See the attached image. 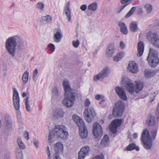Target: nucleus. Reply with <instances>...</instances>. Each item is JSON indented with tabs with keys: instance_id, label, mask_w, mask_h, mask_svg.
<instances>
[{
	"instance_id": "f257e3e1",
	"label": "nucleus",
	"mask_w": 159,
	"mask_h": 159,
	"mask_svg": "<svg viewBox=\"0 0 159 159\" xmlns=\"http://www.w3.org/2000/svg\"><path fill=\"white\" fill-rule=\"evenodd\" d=\"M5 48L7 51L11 56H15L16 46L19 49H23L27 45L26 41L18 35H15L9 37L5 42Z\"/></svg>"
},
{
	"instance_id": "f03ea898",
	"label": "nucleus",
	"mask_w": 159,
	"mask_h": 159,
	"mask_svg": "<svg viewBox=\"0 0 159 159\" xmlns=\"http://www.w3.org/2000/svg\"><path fill=\"white\" fill-rule=\"evenodd\" d=\"M65 91V99L63 100V104L68 108L72 107L75 100V93L72 91L69 82L67 80H64L63 83Z\"/></svg>"
},
{
	"instance_id": "7ed1b4c3",
	"label": "nucleus",
	"mask_w": 159,
	"mask_h": 159,
	"mask_svg": "<svg viewBox=\"0 0 159 159\" xmlns=\"http://www.w3.org/2000/svg\"><path fill=\"white\" fill-rule=\"evenodd\" d=\"M157 131V128L152 129L150 131V134L147 129H145L143 131L141 139L144 144V148L147 149L151 148L152 145V141L155 138Z\"/></svg>"
},
{
	"instance_id": "20e7f679",
	"label": "nucleus",
	"mask_w": 159,
	"mask_h": 159,
	"mask_svg": "<svg viewBox=\"0 0 159 159\" xmlns=\"http://www.w3.org/2000/svg\"><path fill=\"white\" fill-rule=\"evenodd\" d=\"M68 135V133L65 126L63 125H56L52 131H49L48 141L50 142H51L53 139L56 138L65 139L67 138Z\"/></svg>"
},
{
	"instance_id": "39448f33",
	"label": "nucleus",
	"mask_w": 159,
	"mask_h": 159,
	"mask_svg": "<svg viewBox=\"0 0 159 159\" xmlns=\"http://www.w3.org/2000/svg\"><path fill=\"white\" fill-rule=\"evenodd\" d=\"M113 111V115L115 117H118L121 116L125 109V105L121 101L116 103Z\"/></svg>"
},
{
	"instance_id": "423d86ee",
	"label": "nucleus",
	"mask_w": 159,
	"mask_h": 159,
	"mask_svg": "<svg viewBox=\"0 0 159 159\" xmlns=\"http://www.w3.org/2000/svg\"><path fill=\"white\" fill-rule=\"evenodd\" d=\"M147 38L153 45L159 48V35L149 32L147 34Z\"/></svg>"
},
{
	"instance_id": "0eeeda50",
	"label": "nucleus",
	"mask_w": 159,
	"mask_h": 159,
	"mask_svg": "<svg viewBox=\"0 0 159 159\" xmlns=\"http://www.w3.org/2000/svg\"><path fill=\"white\" fill-rule=\"evenodd\" d=\"M84 116L85 120L88 123H90L96 116V113L93 108L90 107L86 108L84 112Z\"/></svg>"
},
{
	"instance_id": "6e6552de",
	"label": "nucleus",
	"mask_w": 159,
	"mask_h": 159,
	"mask_svg": "<svg viewBox=\"0 0 159 159\" xmlns=\"http://www.w3.org/2000/svg\"><path fill=\"white\" fill-rule=\"evenodd\" d=\"M20 98L19 94L15 88L13 89V102L15 109L18 110L20 109Z\"/></svg>"
},
{
	"instance_id": "1a4fd4ad",
	"label": "nucleus",
	"mask_w": 159,
	"mask_h": 159,
	"mask_svg": "<svg viewBox=\"0 0 159 159\" xmlns=\"http://www.w3.org/2000/svg\"><path fill=\"white\" fill-rule=\"evenodd\" d=\"M116 48L115 45L113 43L109 44L107 47L105 52L106 57L108 58L111 57L115 52Z\"/></svg>"
},
{
	"instance_id": "9d476101",
	"label": "nucleus",
	"mask_w": 159,
	"mask_h": 159,
	"mask_svg": "<svg viewBox=\"0 0 159 159\" xmlns=\"http://www.w3.org/2000/svg\"><path fill=\"white\" fill-rule=\"evenodd\" d=\"M122 82L124 84V86L125 87L127 91L131 94H133L135 91L134 84L127 79L122 80Z\"/></svg>"
},
{
	"instance_id": "9b49d317",
	"label": "nucleus",
	"mask_w": 159,
	"mask_h": 159,
	"mask_svg": "<svg viewBox=\"0 0 159 159\" xmlns=\"http://www.w3.org/2000/svg\"><path fill=\"white\" fill-rule=\"evenodd\" d=\"M122 120L116 119L112 121L111 125L110 127V130L114 134L117 132V129L121 125Z\"/></svg>"
},
{
	"instance_id": "f8f14e48",
	"label": "nucleus",
	"mask_w": 159,
	"mask_h": 159,
	"mask_svg": "<svg viewBox=\"0 0 159 159\" xmlns=\"http://www.w3.org/2000/svg\"><path fill=\"white\" fill-rule=\"evenodd\" d=\"M127 69L129 72L135 74L138 70V64L134 61H130L128 65Z\"/></svg>"
},
{
	"instance_id": "ddd939ff",
	"label": "nucleus",
	"mask_w": 159,
	"mask_h": 159,
	"mask_svg": "<svg viewBox=\"0 0 159 159\" xmlns=\"http://www.w3.org/2000/svg\"><path fill=\"white\" fill-rule=\"evenodd\" d=\"M147 60H159L157 51L153 48H150Z\"/></svg>"
},
{
	"instance_id": "4468645a",
	"label": "nucleus",
	"mask_w": 159,
	"mask_h": 159,
	"mask_svg": "<svg viewBox=\"0 0 159 159\" xmlns=\"http://www.w3.org/2000/svg\"><path fill=\"white\" fill-rule=\"evenodd\" d=\"M115 90L117 95L122 99L124 101L127 100V96L125 92L123 90L122 87H116L115 89Z\"/></svg>"
},
{
	"instance_id": "2eb2a0df",
	"label": "nucleus",
	"mask_w": 159,
	"mask_h": 159,
	"mask_svg": "<svg viewBox=\"0 0 159 159\" xmlns=\"http://www.w3.org/2000/svg\"><path fill=\"white\" fill-rule=\"evenodd\" d=\"M99 124L98 122H95L93 125V133L95 138H98L99 136Z\"/></svg>"
},
{
	"instance_id": "dca6fc26",
	"label": "nucleus",
	"mask_w": 159,
	"mask_h": 159,
	"mask_svg": "<svg viewBox=\"0 0 159 159\" xmlns=\"http://www.w3.org/2000/svg\"><path fill=\"white\" fill-rule=\"evenodd\" d=\"M144 44L142 41H140L138 43L137 45V54L139 57L141 56L144 52Z\"/></svg>"
},
{
	"instance_id": "f3484780",
	"label": "nucleus",
	"mask_w": 159,
	"mask_h": 159,
	"mask_svg": "<svg viewBox=\"0 0 159 159\" xmlns=\"http://www.w3.org/2000/svg\"><path fill=\"white\" fill-rule=\"evenodd\" d=\"M62 37L63 35L61 30L58 29L54 34V40L56 43H59L61 41Z\"/></svg>"
},
{
	"instance_id": "a211bd4d",
	"label": "nucleus",
	"mask_w": 159,
	"mask_h": 159,
	"mask_svg": "<svg viewBox=\"0 0 159 159\" xmlns=\"http://www.w3.org/2000/svg\"><path fill=\"white\" fill-rule=\"evenodd\" d=\"M54 149V153H58L59 154L60 153L63 152L62 151L63 150V145L60 142L57 143L55 144Z\"/></svg>"
},
{
	"instance_id": "6ab92c4d",
	"label": "nucleus",
	"mask_w": 159,
	"mask_h": 159,
	"mask_svg": "<svg viewBox=\"0 0 159 159\" xmlns=\"http://www.w3.org/2000/svg\"><path fill=\"white\" fill-rule=\"evenodd\" d=\"M64 115L63 111L62 109H58L53 114V117L54 119H58L59 118L63 117Z\"/></svg>"
},
{
	"instance_id": "aec40b11",
	"label": "nucleus",
	"mask_w": 159,
	"mask_h": 159,
	"mask_svg": "<svg viewBox=\"0 0 159 159\" xmlns=\"http://www.w3.org/2000/svg\"><path fill=\"white\" fill-rule=\"evenodd\" d=\"M80 137L82 139L86 138L88 135V131L86 127L79 129Z\"/></svg>"
},
{
	"instance_id": "412c9836",
	"label": "nucleus",
	"mask_w": 159,
	"mask_h": 159,
	"mask_svg": "<svg viewBox=\"0 0 159 159\" xmlns=\"http://www.w3.org/2000/svg\"><path fill=\"white\" fill-rule=\"evenodd\" d=\"M118 25L121 32L124 34H126L128 33V30L125 24L122 22H120Z\"/></svg>"
},
{
	"instance_id": "4be33fe9",
	"label": "nucleus",
	"mask_w": 159,
	"mask_h": 159,
	"mask_svg": "<svg viewBox=\"0 0 159 159\" xmlns=\"http://www.w3.org/2000/svg\"><path fill=\"white\" fill-rule=\"evenodd\" d=\"M131 0H120V2L122 4H124L121 6L119 7L117 11V13H119L128 5L126 3L130 2Z\"/></svg>"
},
{
	"instance_id": "5701e85b",
	"label": "nucleus",
	"mask_w": 159,
	"mask_h": 159,
	"mask_svg": "<svg viewBox=\"0 0 159 159\" xmlns=\"http://www.w3.org/2000/svg\"><path fill=\"white\" fill-rule=\"evenodd\" d=\"M109 143V138L107 135H105L101 141V144L103 146H107Z\"/></svg>"
},
{
	"instance_id": "b1692460",
	"label": "nucleus",
	"mask_w": 159,
	"mask_h": 159,
	"mask_svg": "<svg viewBox=\"0 0 159 159\" xmlns=\"http://www.w3.org/2000/svg\"><path fill=\"white\" fill-rule=\"evenodd\" d=\"M147 123L149 126H153L155 124V117L153 116L149 115L147 120Z\"/></svg>"
},
{
	"instance_id": "393cba45",
	"label": "nucleus",
	"mask_w": 159,
	"mask_h": 159,
	"mask_svg": "<svg viewBox=\"0 0 159 159\" xmlns=\"http://www.w3.org/2000/svg\"><path fill=\"white\" fill-rule=\"evenodd\" d=\"M143 88V84L142 82H138L135 86V93H138L141 91Z\"/></svg>"
},
{
	"instance_id": "a878e982",
	"label": "nucleus",
	"mask_w": 159,
	"mask_h": 159,
	"mask_svg": "<svg viewBox=\"0 0 159 159\" xmlns=\"http://www.w3.org/2000/svg\"><path fill=\"white\" fill-rule=\"evenodd\" d=\"M138 28L137 23L135 21H132L131 22L130 24L129 28L131 31L133 32H136Z\"/></svg>"
},
{
	"instance_id": "bb28decb",
	"label": "nucleus",
	"mask_w": 159,
	"mask_h": 159,
	"mask_svg": "<svg viewBox=\"0 0 159 159\" xmlns=\"http://www.w3.org/2000/svg\"><path fill=\"white\" fill-rule=\"evenodd\" d=\"M134 149H135L137 151H138L139 150V147L138 146H136L135 143H134L129 144L126 148L127 150L128 151H131Z\"/></svg>"
},
{
	"instance_id": "cd10ccee",
	"label": "nucleus",
	"mask_w": 159,
	"mask_h": 159,
	"mask_svg": "<svg viewBox=\"0 0 159 159\" xmlns=\"http://www.w3.org/2000/svg\"><path fill=\"white\" fill-rule=\"evenodd\" d=\"M156 74V72L154 70L146 69L145 71V74L146 77L154 76Z\"/></svg>"
},
{
	"instance_id": "c85d7f7f",
	"label": "nucleus",
	"mask_w": 159,
	"mask_h": 159,
	"mask_svg": "<svg viewBox=\"0 0 159 159\" xmlns=\"http://www.w3.org/2000/svg\"><path fill=\"white\" fill-rule=\"evenodd\" d=\"M71 11L70 9L64 8L63 13L65 14L66 16L67 19L69 22L70 21L71 18Z\"/></svg>"
},
{
	"instance_id": "c756f323",
	"label": "nucleus",
	"mask_w": 159,
	"mask_h": 159,
	"mask_svg": "<svg viewBox=\"0 0 159 159\" xmlns=\"http://www.w3.org/2000/svg\"><path fill=\"white\" fill-rule=\"evenodd\" d=\"M144 8L145 10L146 13L147 14H150L152 11V6L151 4H147L144 6Z\"/></svg>"
},
{
	"instance_id": "7c9ffc66",
	"label": "nucleus",
	"mask_w": 159,
	"mask_h": 159,
	"mask_svg": "<svg viewBox=\"0 0 159 159\" xmlns=\"http://www.w3.org/2000/svg\"><path fill=\"white\" fill-rule=\"evenodd\" d=\"M16 156L17 159H23L22 151L19 148H17L16 149Z\"/></svg>"
},
{
	"instance_id": "2f4dec72",
	"label": "nucleus",
	"mask_w": 159,
	"mask_h": 159,
	"mask_svg": "<svg viewBox=\"0 0 159 159\" xmlns=\"http://www.w3.org/2000/svg\"><path fill=\"white\" fill-rule=\"evenodd\" d=\"M98 7V4L96 2H93L90 4L88 7V9L93 11H95Z\"/></svg>"
},
{
	"instance_id": "473e14b6",
	"label": "nucleus",
	"mask_w": 159,
	"mask_h": 159,
	"mask_svg": "<svg viewBox=\"0 0 159 159\" xmlns=\"http://www.w3.org/2000/svg\"><path fill=\"white\" fill-rule=\"evenodd\" d=\"M77 126L79 127V129H82V128L85 127L86 126L84 125L83 120L80 118V119L76 123Z\"/></svg>"
},
{
	"instance_id": "72a5a7b5",
	"label": "nucleus",
	"mask_w": 159,
	"mask_h": 159,
	"mask_svg": "<svg viewBox=\"0 0 159 159\" xmlns=\"http://www.w3.org/2000/svg\"><path fill=\"white\" fill-rule=\"evenodd\" d=\"M124 54L123 52H119L114 57L113 60H120L123 58Z\"/></svg>"
},
{
	"instance_id": "f704fd0d",
	"label": "nucleus",
	"mask_w": 159,
	"mask_h": 159,
	"mask_svg": "<svg viewBox=\"0 0 159 159\" xmlns=\"http://www.w3.org/2000/svg\"><path fill=\"white\" fill-rule=\"evenodd\" d=\"M149 66L155 68L158 64L159 60H148Z\"/></svg>"
},
{
	"instance_id": "c9c22d12",
	"label": "nucleus",
	"mask_w": 159,
	"mask_h": 159,
	"mask_svg": "<svg viewBox=\"0 0 159 159\" xmlns=\"http://www.w3.org/2000/svg\"><path fill=\"white\" fill-rule=\"evenodd\" d=\"M36 8L41 11H43L44 9V5L41 2H38L36 5Z\"/></svg>"
},
{
	"instance_id": "e433bc0d",
	"label": "nucleus",
	"mask_w": 159,
	"mask_h": 159,
	"mask_svg": "<svg viewBox=\"0 0 159 159\" xmlns=\"http://www.w3.org/2000/svg\"><path fill=\"white\" fill-rule=\"evenodd\" d=\"M89 147L88 146H85L82 148L80 151L82 152V153L86 155L87 156L89 153Z\"/></svg>"
},
{
	"instance_id": "4c0bfd02",
	"label": "nucleus",
	"mask_w": 159,
	"mask_h": 159,
	"mask_svg": "<svg viewBox=\"0 0 159 159\" xmlns=\"http://www.w3.org/2000/svg\"><path fill=\"white\" fill-rule=\"evenodd\" d=\"M17 142L19 147L21 149H24L25 146L20 138H18L17 140Z\"/></svg>"
},
{
	"instance_id": "58836bf2",
	"label": "nucleus",
	"mask_w": 159,
	"mask_h": 159,
	"mask_svg": "<svg viewBox=\"0 0 159 159\" xmlns=\"http://www.w3.org/2000/svg\"><path fill=\"white\" fill-rule=\"evenodd\" d=\"M29 73L28 71H25L24 74L22 77V80L23 82L25 84L27 83L28 80Z\"/></svg>"
},
{
	"instance_id": "ea45409f",
	"label": "nucleus",
	"mask_w": 159,
	"mask_h": 159,
	"mask_svg": "<svg viewBox=\"0 0 159 159\" xmlns=\"http://www.w3.org/2000/svg\"><path fill=\"white\" fill-rule=\"evenodd\" d=\"M108 70V67H106L100 72V78H104L106 76Z\"/></svg>"
},
{
	"instance_id": "a19ab883",
	"label": "nucleus",
	"mask_w": 159,
	"mask_h": 159,
	"mask_svg": "<svg viewBox=\"0 0 159 159\" xmlns=\"http://www.w3.org/2000/svg\"><path fill=\"white\" fill-rule=\"evenodd\" d=\"M135 9L136 7H133L126 15L125 17V18H128L130 17L134 13Z\"/></svg>"
},
{
	"instance_id": "79ce46f5",
	"label": "nucleus",
	"mask_w": 159,
	"mask_h": 159,
	"mask_svg": "<svg viewBox=\"0 0 159 159\" xmlns=\"http://www.w3.org/2000/svg\"><path fill=\"white\" fill-rule=\"evenodd\" d=\"M42 20L47 22V23L51 22L52 20V18L50 16L48 15L44 16L42 17Z\"/></svg>"
},
{
	"instance_id": "37998d69",
	"label": "nucleus",
	"mask_w": 159,
	"mask_h": 159,
	"mask_svg": "<svg viewBox=\"0 0 159 159\" xmlns=\"http://www.w3.org/2000/svg\"><path fill=\"white\" fill-rule=\"evenodd\" d=\"M102 105L103 107L107 105L106 102V98L102 95H100V105Z\"/></svg>"
},
{
	"instance_id": "c03bdc74",
	"label": "nucleus",
	"mask_w": 159,
	"mask_h": 159,
	"mask_svg": "<svg viewBox=\"0 0 159 159\" xmlns=\"http://www.w3.org/2000/svg\"><path fill=\"white\" fill-rule=\"evenodd\" d=\"M29 97H27L25 101V104L27 111L28 112H30L31 110L30 107L29 105Z\"/></svg>"
},
{
	"instance_id": "a18cd8bd",
	"label": "nucleus",
	"mask_w": 159,
	"mask_h": 159,
	"mask_svg": "<svg viewBox=\"0 0 159 159\" xmlns=\"http://www.w3.org/2000/svg\"><path fill=\"white\" fill-rule=\"evenodd\" d=\"M52 92L53 96L57 98L59 96L60 93L57 88L56 87L54 88Z\"/></svg>"
},
{
	"instance_id": "49530a36",
	"label": "nucleus",
	"mask_w": 159,
	"mask_h": 159,
	"mask_svg": "<svg viewBox=\"0 0 159 159\" xmlns=\"http://www.w3.org/2000/svg\"><path fill=\"white\" fill-rule=\"evenodd\" d=\"M6 128L9 129L11 127V123L10 120H5Z\"/></svg>"
},
{
	"instance_id": "de8ad7c7",
	"label": "nucleus",
	"mask_w": 159,
	"mask_h": 159,
	"mask_svg": "<svg viewBox=\"0 0 159 159\" xmlns=\"http://www.w3.org/2000/svg\"><path fill=\"white\" fill-rule=\"evenodd\" d=\"M86 156H87L82 153V152L80 151L79 152L78 158V159H84L85 157Z\"/></svg>"
},
{
	"instance_id": "09e8293b",
	"label": "nucleus",
	"mask_w": 159,
	"mask_h": 159,
	"mask_svg": "<svg viewBox=\"0 0 159 159\" xmlns=\"http://www.w3.org/2000/svg\"><path fill=\"white\" fill-rule=\"evenodd\" d=\"M33 143L34 145L36 148H37L39 147V142L38 140L36 138H35L33 139Z\"/></svg>"
},
{
	"instance_id": "8fccbe9b",
	"label": "nucleus",
	"mask_w": 159,
	"mask_h": 159,
	"mask_svg": "<svg viewBox=\"0 0 159 159\" xmlns=\"http://www.w3.org/2000/svg\"><path fill=\"white\" fill-rule=\"evenodd\" d=\"M80 44V42L78 40H77L76 41H74L72 42V45L75 48H77Z\"/></svg>"
},
{
	"instance_id": "3c124183",
	"label": "nucleus",
	"mask_w": 159,
	"mask_h": 159,
	"mask_svg": "<svg viewBox=\"0 0 159 159\" xmlns=\"http://www.w3.org/2000/svg\"><path fill=\"white\" fill-rule=\"evenodd\" d=\"M80 118L76 115H74L72 116L73 119L75 123L79 120Z\"/></svg>"
},
{
	"instance_id": "603ef678",
	"label": "nucleus",
	"mask_w": 159,
	"mask_h": 159,
	"mask_svg": "<svg viewBox=\"0 0 159 159\" xmlns=\"http://www.w3.org/2000/svg\"><path fill=\"white\" fill-rule=\"evenodd\" d=\"M49 50L52 52H53L55 49V46L52 43H50L48 45Z\"/></svg>"
},
{
	"instance_id": "864d4df0",
	"label": "nucleus",
	"mask_w": 159,
	"mask_h": 159,
	"mask_svg": "<svg viewBox=\"0 0 159 159\" xmlns=\"http://www.w3.org/2000/svg\"><path fill=\"white\" fill-rule=\"evenodd\" d=\"M157 92H154L153 93L151 94V96L150 98L151 101H153L155 98L156 95L157 94Z\"/></svg>"
},
{
	"instance_id": "5fc2aeb1",
	"label": "nucleus",
	"mask_w": 159,
	"mask_h": 159,
	"mask_svg": "<svg viewBox=\"0 0 159 159\" xmlns=\"http://www.w3.org/2000/svg\"><path fill=\"white\" fill-rule=\"evenodd\" d=\"M53 159H61L58 153H54L53 155Z\"/></svg>"
},
{
	"instance_id": "6e6d98bb",
	"label": "nucleus",
	"mask_w": 159,
	"mask_h": 159,
	"mask_svg": "<svg viewBox=\"0 0 159 159\" xmlns=\"http://www.w3.org/2000/svg\"><path fill=\"white\" fill-rule=\"evenodd\" d=\"M87 8V6L85 4L82 5L80 7V9L83 11H85L86 10Z\"/></svg>"
},
{
	"instance_id": "4d7b16f0",
	"label": "nucleus",
	"mask_w": 159,
	"mask_h": 159,
	"mask_svg": "<svg viewBox=\"0 0 159 159\" xmlns=\"http://www.w3.org/2000/svg\"><path fill=\"white\" fill-rule=\"evenodd\" d=\"M90 104V102L88 99H87L85 101L84 104L86 107H88Z\"/></svg>"
},
{
	"instance_id": "13d9d810",
	"label": "nucleus",
	"mask_w": 159,
	"mask_h": 159,
	"mask_svg": "<svg viewBox=\"0 0 159 159\" xmlns=\"http://www.w3.org/2000/svg\"><path fill=\"white\" fill-rule=\"evenodd\" d=\"M70 5V1H68L66 3L65 6L64 7V8L70 9L69 7Z\"/></svg>"
},
{
	"instance_id": "bf43d9fd",
	"label": "nucleus",
	"mask_w": 159,
	"mask_h": 159,
	"mask_svg": "<svg viewBox=\"0 0 159 159\" xmlns=\"http://www.w3.org/2000/svg\"><path fill=\"white\" fill-rule=\"evenodd\" d=\"M94 80L95 81H96L99 80V73L95 76L94 77Z\"/></svg>"
},
{
	"instance_id": "052dcab7",
	"label": "nucleus",
	"mask_w": 159,
	"mask_h": 159,
	"mask_svg": "<svg viewBox=\"0 0 159 159\" xmlns=\"http://www.w3.org/2000/svg\"><path fill=\"white\" fill-rule=\"evenodd\" d=\"M120 46L121 49H123L125 47V44L122 42L121 41L120 42Z\"/></svg>"
},
{
	"instance_id": "680f3d73",
	"label": "nucleus",
	"mask_w": 159,
	"mask_h": 159,
	"mask_svg": "<svg viewBox=\"0 0 159 159\" xmlns=\"http://www.w3.org/2000/svg\"><path fill=\"white\" fill-rule=\"evenodd\" d=\"M38 72L37 69H36L34 71L33 73V79H34V77H36V75H37Z\"/></svg>"
},
{
	"instance_id": "e2e57ef3",
	"label": "nucleus",
	"mask_w": 159,
	"mask_h": 159,
	"mask_svg": "<svg viewBox=\"0 0 159 159\" xmlns=\"http://www.w3.org/2000/svg\"><path fill=\"white\" fill-rule=\"evenodd\" d=\"M26 134H25V137L27 140H28L29 139V133L27 131H25Z\"/></svg>"
},
{
	"instance_id": "0e129e2a",
	"label": "nucleus",
	"mask_w": 159,
	"mask_h": 159,
	"mask_svg": "<svg viewBox=\"0 0 159 159\" xmlns=\"http://www.w3.org/2000/svg\"><path fill=\"white\" fill-rule=\"evenodd\" d=\"M138 137L137 134L136 133H135L133 134V137L134 139H135Z\"/></svg>"
},
{
	"instance_id": "69168bd1",
	"label": "nucleus",
	"mask_w": 159,
	"mask_h": 159,
	"mask_svg": "<svg viewBox=\"0 0 159 159\" xmlns=\"http://www.w3.org/2000/svg\"><path fill=\"white\" fill-rule=\"evenodd\" d=\"M95 98L96 100H99V95L97 94L95 95Z\"/></svg>"
},
{
	"instance_id": "338daca9",
	"label": "nucleus",
	"mask_w": 159,
	"mask_h": 159,
	"mask_svg": "<svg viewBox=\"0 0 159 159\" xmlns=\"http://www.w3.org/2000/svg\"><path fill=\"white\" fill-rule=\"evenodd\" d=\"M100 159H104V157L102 154H100Z\"/></svg>"
},
{
	"instance_id": "774afa93",
	"label": "nucleus",
	"mask_w": 159,
	"mask_h": 159,
	"mask_svg": "<svg viewBox=\"0 0 159 159\" xmlns=\"http://www.w3.org/2000/svg\"><path fill=\"white\" fill-rule=\"evenodd\" d=\"M27 95V94L26 93H25V92H23L22 93V96L23 97H25V96H26Z\"/></svg>"
}]
</instances>
